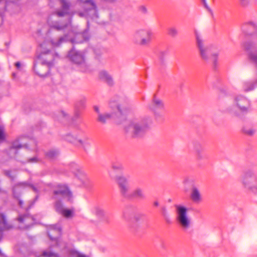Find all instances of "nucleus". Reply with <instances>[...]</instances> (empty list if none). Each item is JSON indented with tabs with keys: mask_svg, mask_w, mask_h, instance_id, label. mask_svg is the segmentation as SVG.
Wrapping results in <instances>:
<instances>
[{
	"mask_svg": "<svg viewBox=\"0 0 257 257\" xmlns=\"http://www.w3.org/2000/svg\"><path fill=\"white\" fill-rule=\"evenodd\" d=\"M122 164L118 162H112L111 164V169L114 171H121L123 170Z\"/></svg>",
	"mask_w": 257,
	"mask_h": 257,
	"instance_id": "33",
	"label": "nucleus"
},
{
	"mask_svg": "<svg viewBox=\"0 0 257 257\" xmlns=\"http://www.w3.org/2000/svg\"><path fill=\"white\" fill-rule=\"evenodd\" d=\"M99 77L109 86H112L113 84V80L111 76L106 71H100L99 73Z\"/></svg>",
	"mask_w": 257,
	"mask_h": 257,
	"instance_id": "25",
	"label": "nucleus"
},
{
	"mask_svg": "<svg viewBox=\"0 0 257 257\" xmlns=\"http://www.w3.org/2000/svg\"><path fill=\"white\" fill-rule=\"evenodd\" d=\"M5 173L6 176L9 177L12 180H14L16 177L15 175H12L11 174V172L9 170L5 171Z\"/></svg>",
	"mask_w": 257,
	"mask_h": 257,
	"instance_id": "43",
	"label": "nucleus"
},
{
	"mask_svg": "<svg viewBox=\"0 0 257 257\" xmlns=\"http://www.w3.org/2000/svg\"><path fill=\"white\" fill-rule=\"evenodd\" d=\"M25 147H27V144H23L22 142H20V139H17L12 143V146L9 150L8 154L11 158L14 157L18 153L19 149Z\"/></svg>",
	"mask_w": 257,
	"mask_h": 257,
	"instance_id": "18",
	"label": "nucleus"
},
{
	"mask_svg": "<svg viewBox=\"0 0 257 257\" xmlns=\"http://www.w3.org/2000/svg\"><path fill=\"white\" fill-rule=\"evenodd\" d=\"M30 207H31L30 206H29V207H28V208L26 209H27V210H28V209H29L30 208Z\"/></svg>",
	"mask_w": 257,
	"mask_h": 257,
	"instance_id": "59",
	"label": "nucleus"
},
{
	"mask_svg": "<svg viewBox=\"0 0 257 257\" xmlns=\"http://www.w3.org/2000/svg\"><path fill=\"white\" fill-rule=\"evenodd\" d=\"M113 103H115V102H111L110 103V107H112H112H113L115 106V104L113 105Z\"/></svg>",
	"mask_w": 257,
	"mask_h": 257,
	"instance_id": "55",
	"label": "nucleus"
},
{
	"mask_svg": "<svg viewBox=\"0 0 257 257\" xmlns=\"http://www.w3.org/2000/svg\"><path fill=\"white\" fill-rule=\"evenodd\" d=\"M167 55V52L165 51H162L159 55V61L161 66H164L165 64L166 59L165 57Z\"/></svg>",
	"mask_w": 257,
	"mask_h": 257,
	"instance_id": "36",
	"label": "nucleus"
},
{
	"mask_svg": "<svg viewBox=\"0 0 257 257\" xmlns=\"http://www.w3.org/2000/svg\"><path fill=\"white\" fill-rule=\"evenodd\" d=\"M38 162V159L36 157H34L28 160V163H36Z\"/></svg>",
	"mask_w": 257,
	"mask_h": 257,
	"instance_id": "45",
	"label": "nucleus"
},
{
	"mask_svg": "<svg viewBox=\"0 0 257 257\" xmlns=\"http://www.w3.org/2000/svg\"><path fill=\"white\" fill-rule=\"evenodd\" d=\"M240 182L244 189L257 196V174L253 169L244 171L240 177Z\"/></svg>",
	"mask_w": 257,
	"mask_h": 257,
	"instance_id": "6",
	"label": "nucleus"
},
{
	"mask_svg": "<svg viewBox=\"0 0 257 257\" xmlns=\"http://www.w3.org/2000/svg\"><path fill=\"white\" fill-rule=\"evenodd\" d=\"M46 42H44L43 43L40 44V47L41 49L44 48V47L46 46Z\"/></svg>",
	"mask_w": 257,
	"mask_h": 257,
	"instance_id": "53",
	"label": "nucleus"
},
{
	"mask_svg": "<svg viewBox=\"0 0 257 257\" xmlns=\"http://www.w3.org/2000/svg\"><path fill=\"white\" fill-rule=\"evenodd\" d=\"M27 187L31 188L33 191L37 193H38L39 190L37 187L33 184L29 183L28 182H19L15 185L13 188V194L15 198H17L19 200V205L20 207L23 208L24 204L23 201L19 198L20 194L17 192L19 191L20 188L24 189Z\"/></svg>",
	"mask_w": 257,
	"mask_h": 257,
	"instance_id": "16",
	"label": "nucleus"
},
{
	"mask_svg": "<svg viewBox=\"0 0 257 257\" xmlns=\"http://www.w3.org/2000/svg\"><path fill=\"white\" fill-rule=\"evenodd\" d=\"M109 174L110 176L116 182L121 196L124 198L130 199L131 192L128 179L122 175L115 176L111 171H109Z\"/></svg>",
	"mask_w": 257,
	"mask_h": 257,
	"instance_id": "10",
	"label": "nucleus"
},
{
	"mask_svg": "<svg viewBox=\"0 0 257 257\" xmlns=\"http://www.w3.org/2000/svg\"><path fill=\"white\" fill-rule=\"evenodd\" d=\"M38 195H37V196H36V197H35V200H37V199H38Z\"/></svg>",
	"mask_w": 257,
	"mask_h": 257,
	"instance_id": "58",
	"label": "nucleus"
},
{
	"mask_svg": "<svg viewBox=\"0 0 257 257\" xmlns=\"http://www.w3.org/2000/svg\"><path fill=\"white\" fill-rule=\"evenodd\" d=\"M55 118L59 121H63L64 119L68 118V114L64 111H61L58 112Z\"/></svg>",
	"mask_w": 257,
	"mask_h": 257,
	"instance_id": "35",
	"label": "nucleus"
},
{
	"mask_svg": "<svg viewBox=\"0 0 257 257\" xmlns=\"http://www.w3.org/2000/svg\"><path fill=\"white\" fill-rule=\"evenodd\" d=\"M94 109L95 111L97 112L98 116L99 115V114H101V113L99 111V107L97 106H94Z\"/></svg>",
	"mask_w": 257,
	"mask_h": 257,
	"instance_id": "49",
	"label": "nucleus"
},
{
	"mask_svg": "<svg viewBox=\"0 0 257 257\" xmlns=\"http://www.w3.org/2000/svg\"><path fill=\"white\" fill-rule=\"evenodd\" d=\"M139 11L143 14H146L148 12L147 8L144 6H140L139 8Z\"/></svg>",
	"mask_w": 257,
	"mask_h": 257,
	"instance_id": "44",
	"label": "nucleus"
},
{
	"mask_svg": "<svg viewBox=\"0 0 257 257\" xmlns=\"http://www.w3.org/2000/svg\"><path fill=\"white\" fill-rule=\"evenodd\" d=\"M58 154L59 151L57 150L52 149L46 153V156L49 159H54L56 158Z\"/></svg>",
	"mask_w": 257,
	"mask_h": 257,
	"instance_id": "32",
	"label": "nucleus"
},
{
	"mask_svg": "<svg viewBox=\"0 0 257 257\" xmlns=\"http://www.w3.org/2000/svg\"><path fill=\"white\" fill-rule=\"evenodd\" d=\"M62 232L61 226L59 224L50 225L48 231V235L51 240L56 242Z\"/></svg>",
	"mask_w": 257,
	"mask_h": 257,
	"instance_id": "17",
	"label": "nucleus"
},
{
	"mask_svg": "<svg viewBox=\"0 0 257 257\" xmlns=\"http://www.w3.org/2000/svg\"><path fill=\"white\" fill-rule=\"evenodd\" d=\"M176 210V220L182 228L186 230L191 226V219L188 215L186 207L180 205H175Z\"/></svg>",
	"mask_w": 257,
	"mask_h": 257,
	"instance_id": "11",
	"label": "nucleus"
},
{
	"mask_svg": "<svg viewBox=\"0 0 257 257\" xmlns=\"http://www.w3.org/2000/svg\"><path fill=\"white\" fill-rule=\"evenodd\" d=\"M32 220V218L28 214L20 215L18 218V220L19 221V222L25 223L26 228H29L30 226L29 224H27V223L28 222V220Z\"/></svg>",
	"mask_w": 257,
	"mask_h": 257,
	"instance_id": "29",
	"label": "nucleus"
},
{
	"mask_svg": "<svg viewBox=\"0 0 257 257\" xmlns=\"http://www.w3.org/2000/svg\"><path fill=\"white\" fill-rule=\"evenodd\" d=\"M81 7L83 10L79 13L80 17H85L92 20H96L98 18L97 6L94 0H79Z\"/></svg>",
	"mask_w": 257,
	"mask_h": 257,
	"instance_id": "9",
	"label": "nucleus"
},
{
	"mask_svg": "<svg viewBox=\"0 0 257 257\" xmlns=\"http://www.w3.org/2000/svg\"><path fill=\"white\" fill-rule=\"evenodd\" d=\"M201 1L203 3L204 6H205V7L207 9H208V5H207V3H206V0H201Z\"/></svg>",
	"mask_w": 257,
	"mask_h": 257,
	"instance_id": "52",
	"label": "nucleus"
},
{
	"mask_svg": "<svg viewBox=\"0 0 257 257\" xmlns=\"http://www.w3.org/2000/svg\"><path fill=\"white\" fill-rule=\"evenodd\" d=\"M123 217L124 219H126V216H125V214H124V213H123Z\"/></svg>",
	"mask_w": 257,
	"mask_h": 257,
	"instance_id": "57",
	"label": "nucleus"
},
{
	"mask_svg": "<svg viewBox=\"0 0 257 257\" xmlns=\"http://www.w3.org/2000/svg\"><path fill=\"white\" fill-rule=\"evenodd\" d=\"M116 106V108L117 109V110L120 113H121V110L120 109V106L119 104H118L117 103H116L115 106Z\"/></svg>",
	"mask_w": 257,
	"mask_h": 257,
	"instance_id": "50",
	"label": "nucleus"
},
{
	"mask_svg": "<svg viewBox=\"0 0 257 257\" xmlns=\"http://www.w3.org/2000/svg\"><path fill=\"white\" fill-rule=\"evenodd\" d=\"M71 171L78 178L81 183L82 186L87 189L92 187L93 183L90 179L87 176L82 168L78 164L72 163L70 165Z\"/></svg>",
	"mask_w": 257,
	"mask_h": 257,
	"instance_id": "13",
	"label": "nucleus"
},
{
	"mask_svg": "<svg viewBox=\"0 0 257 257\" xmlns=\"http://www.w3.org/2000/svg\"><path fill=\"white\" fill-rule=\"evenodd\" d=\"M140 215L136 216L135 217V220H136L137 221H138L139 220V218H140Z\"/></svg>",
	"mask_w": 257,
	"mask_h": 257,
	"instance_id": "56",
	"label": "nucleus"
},
{
	"mask_svg": "<svg viewBox=\"0 0 257 257\" xmlns=\"http://www.w3.org/2000/svg\"><path fill=\"white\" fill-rule=\"evenodd\" d=\"M61 4V9L54 12L48 19V23L50 27L57 31H61L64 30L68 27V23H61L57 21L52 20L53 16H56L58 17H62L69 14L71 3L70 0H60Z\"/></svg>",
	"mask_w": 257,
	"mask_h": 257,
	"instance_id": "4",
	"label": "nucleus"
},
{
	"mask_svg": "<svg viewBox=\"0 0 257 257\" xmlns=\"http://www.w3.org/2000/svg\"><path fill=\"white\" fill-rule=\"evenodd\" d=\"M74 209H64L63 211L60 213L66 218H71L73 217L74 214Z\"/></svg>",
	"mask_w": 257,
	"mask_h": 257,
	"instance_id": "34",
	"label": "nucleus"
},
{
	"mask_svg": "<svg viewBox=\"0 0 257 257\" xmlns=\"http://www.w3.org/2000/svg\"><path fill=\"white\" fill-rule=\"evenodd\" d=\"M242 131L245 134L250 136L253 135L255 132L254 129L250 127H243Z\"/></svg>",
	"mask_w": 257,
	"mask_h": 257,
	"instance_id": "40",
	"label": "nucleus"
},
{
	"mask_svg": "<svg viewBox=\"0 0 257 257\" xmlns=\"http://www.w3.org/2000/svg\"><path fill=\"white\" fill-rule=\"evenodd\" d=\"M195 36L196 45L202 59L207 61L210 58L211 59L214 67H216L218 54L212 53L211 47L204 44V42L201 35L197 32H195Z\"/></svg>",
	"mask_w": 257,
	"mask_h": 257,
	"instance_id": "7",
	"label": "nucleus"
},
{
	"mask_svg": "<svg viewBox=\"0 0 257 257\" xmlns=\"http://www.w3.org/2000/svg\"><path fill=\"white\" fill-rule=\"evenodd\" d=\"M11 228H12V226L7 222L5 215L3 213H0V239L2 237L3 232Z\"/></svg>",
	"mask_w": 257,
	"mask_h": 257,
	"instance_id": "20",
	"label": "nucleus"
},
{
	"mask_svg": "<svg viewBox=\"0 0 257 257\" xmlns=\"http://www.w3.org/2000/svg\"><path fill=\"white\" fill-rule=\"evenodd\" d=\"M4 130L3 127L0 126V140H4Z\"/></svg>",
	"mask_w": 257,
	"mask_h": 257,
	"instance_id": "46",
	"label": "nucleus"
},
{
	"mask_svg": "<svg viewBox=\"0 0 257 257\" xmlns=\"http://www.w3.org/2000/svg\"><path fill=\"white\" fill-rule=\"evenodd\" d=\"M89 35L86 31L81 33L77 34L75 37L72 39V43H81L84 41H86L89 39Z\"/></svg>",
	"mask_w": 257,
	"mask_h": 257,
	"instance_id": "23",
	"label": "nucleus"
},
{
	"mask_svg": "<svg viewBox=\"0 0 257 257\" xmlns=\"http://www.w3.org/2000/svg\"><path fill=\"white\" fill-rule=\"evenodd\" d=\"M243 48L248 54L249 59L257 66V52L254 45L251 42H246L243 44ZM257 86V80L254 82L245 81L243 83V89L244 91L252 90Z\"/></svg>",
	"mask_w": 257,
	"mask_h": 257,
	"instance_id": "8",
	"label": "nucleus"
},
{
	"mask_svg": "<svg viewBox=\"0 0 257 257\" xmlns=\"http://www.w3.org/2000/svg\"><path fill=\"white\" fill-rule=\"evenodd\" d=\"M193 148L195 152L196 158L198 160H202L204 158V156L203 154V148L202 145L198 142H195L193 143Z\"/></svg>",
	"mask_w": 257,
	"mask_h": 257,
	"instance_id": "24",
	"label": "nucleus"
},
{
	"mask_svg": "<svg viewBox=\"0 0 257 257\" xmlns=\"http://www.w3.org/2000/svg\"><path fill=\"white\" fill-rule=\"evenodd\" d=\"M72 197L71 192L65 185L58 184L52 190L51 199L55 201L54 207L57 212L60 214L64 209L62 203V200L67 198L70 201Z\"/></svg>",
	"mask_w": 257,
	"mask_h": 257,
	"instance_id": "3",
	"label": "nucleus"
},
{
	"mask_svg": "<svg viewBox=\"0 0 257 257\" xmlns=\"http://www.w3.org/2000/svg\"><path fill=\"white\" fill-rule=\"evenodd\" d=\"M55 56H56V57H58V55L57 54H55Z\"/></svg>",
	"mask_w": 257,
	"mask_h": 257,
	"instance_id": "60",
	"label": "nucleus"
},
{
	"mask_svg": "<svg viewBox=\"0 0 257 257\" xmlns=\"http://www.w3.org/2000/svg\"><path fill=\"white\" fill-rule=\"evenodd\" d=\"M159 205V203L158 201H156L154 202V205L155 206H158Z\"/></svg>",
	"mask_w": 257,
	"mask_h": 257,
	"instance_id": "54",
	"label": "nucleus"
},
{
	"mask_svg": "<svg viewBox=\"0 0 257 257\" xmlns=\"http://www.w3.org/2000/svg\"><path fill=\"white\" fill-rule=\"evenodd\" d=\"M74 141L75 142H77L75 146L82 148L85 151H86L90 147V142L87 137L78 138L77 141L75 140Z\"/></svg>",
	"mask_w": 257,
	"mask_h": 257,
	"instance_id": "21",
	"label": "nucleus"
},
{
	"mask_svg": "<svg viewBox=\"0 0 257 257\" xmlns=\"http://www.w3.org/2000/svg\"><path fill=\"white\" fill-rule=\"evenodd\" d=\"M240 5L242 7H247L250 3V0H238Z\"/></svg>",
	"mask_w": 257,
	"mask_h": 257,
	"instance_id": "42",
	"label": "nucleus"
},
{
	"mask_svg": "<svg viewBox=\"0 0 257 257\" xmlns=\"http://www.w3.org/2000/svg\"><path fill=\"white\" fill-rule=\"evenodd\" d=\"M78 139V138L77 137L74 136L71 134L67 135L65 136V139L67 141L75 145H76L77 142H75L74 140H75L76 141H77Z\"/></svg>",
	"mask_w": 257,
	"mask_h": 257,
	"instance_id": "38",
	"label": "nucleus"
},
{
	"mask_svg": "<svg viewBox=\"0 0 257 257\" xmlns=\"http://www.w3.org/2000/svg\"><path fill=\"white\" fill-rule=\"evenodd\" d=\"M86 100L83 98L78 100L75 103V108L81 109L85 107Z\"/></svg>",
	"mask_w": 257,
	"mask_h": 257,
	"instance_id": "37",
	"label": "nucleus"
},
{
	"mask_svg": "<svg viewBox=\"0 0 257 257\" xmlns=\"http://www.w3.org/2000/svg\"><path fill=\"white\" fill-rule=\"evenodd\" d=\"M234 105L228 109V111L231 114L238 115L235 108L242 112H248L250 107V101L245 97L242 95L236 96L234 98Z\"/></svg>",
	"mask_w": 257,
	"mask_h": 257,
	"instance_id": "12",
	"label": "nucleus"
},
{
	"mask_svg": "<svg viewBox=\"0 0 257 257\" xmlns=\"http://www.w3.org/2000/svg\"><path fill=\"white\" fill-rule=\"evenodd\" d=\"M257 29V25L253 22H248L244 24L242 29L244 33L248 34H253Z\"/></svg>",
	"mask_w": 257,
	"mask_h": 257,
	"instance_id": "26",
	"label": "nucleus"
},
{
	"mask_svg": "<svg viewBox=\"0 0 257 257\" xmlns=\"http://www.w3.org/2000/svg\"><path fill=\"white\" fill-rule=\"evenodd\" d=\"M80 110L81 109L75 108V116L76 118H77V117H78L79 116L80 114Z\"/></svg>",
	"mask_w": 257,
	"mask_h": 257,
	"instance_id": "47",
	"label": "nucleus"
},
{
	"mask_svg": "<svg viewBox=\"0 0 257 257\" xmlns=\"http://www.w3.org/2000/svg\"><path fill=\"white\" fill-rule=\"evenodd\" d=\"M152 122V118L149 115L134 118L125 127V133L132 138H142L150 130Z\"/></svg>",
	"mask_w": 257,
	"mask_h": 257,
	"instance_id": "1",
	"label": "nucleus"
},
{
	"mask_svg": "<svg viewBox=\"0 0 257 257\" xmlns=\"http://www.w3.org/2000/svg\"><path fill=\"white\" fill-rule=\"evenodd\" d=\"M68 56L70 61L77 66L80 71L85 73L91 71L90 65L86 62L84 51H77L73 48L69 51Z\"/></svg>",
	"mask_w": 257,
	"mask_h": 257,
	"instance_id": "5",
	"label": "nucleus"
},
{
	"mask_svg": "<svg viewBox=\"0 0 257 257\" xmlns=\"http://www.w3.org/2000/svg\"><path fill=\"white\" fill-rule=\"evenodd\" d=\"M66 41L67 36L65 35L63 37H60L57 41L52 40L51 41V43L53 47H59L62 43L66 42Z\"/></svg>",
	"mask_w": 257,
	"mask_h": 257,
	"instance_id": "31",
	"label": "nucleus"
},
{
	"mask_svg": "<svg viewBox=\"0 0 257 257\" xmlns=\"http://www.w3.org/2000/svg\"><path fill=\"white\" fill-rule=\"evenodd\" d=\"M161 213L162 216H163L165 221L167 223H171L172 222L171 220L170 219V215L167 211V208L166 206H163L161 207Z\"/></svg>",
	"mask_w": 257,
	"mask_h": 257,
	"instance_id": "30",
	"label": "nucleus"
},
{
	"mask_svg": "<svg viewBox=\"0 0 257 257\" xmlns=\"http://www.w3.org/2000/svg\"><path fill=\"white\" fill-rule=\"evenodd\" d=\"M15 66L16 67L17 69L18 70H20L21 67V64L20 62H17L15 63Z\"/></svg>",
	"mask_w": 257,
	"mask_h": 257,
	"instance_id": "48",
	"label": "nucleus"
},
{
	"mask_svg": "<svg viewBox=\"0 0 257 257\" xmlns=\"http://www.w3.org/2000/svg\"><path fill=\"white\" fill-rule=\"evenodd\" d=\"M151 35L152 33L149 30H140L135 32L134 41L140 45H146L150 42Z\"/></svg>",
	"mask_w": 257,
	"mask_h": 257,
	"instance_id": "15",
	"label": "nucleus"
},
{
	"mask_svg": "<svg viewBox=\"0 0 257 257\" xmlns=\"http://www.w3.org/2000/svg\"><path fill=\"white\" fill-rule=\"evenodd\" d=\"M147 107L153 113L156 118H158L162 116L159 110L164 108V103L162 100L154 94L150 102L148 104Z\"/></svg>",
	"mask_w": 257,
	"mask_h": 257,
	"instance_id": "14",
	"label": "nucleus"
},
{
	"mask_svg": "<svg viewBox=\"0 0 257 257\" xmlns=\"http://www.w3.org/2000/svg\"><path fill=\"white\" fill-rule=\"evenodd\" d=\"M190 198L193 202L196 203H199L202 200L200 191L195 186H193L191 188Z\"/></svg>",
	"mask_w": 257,
	"mask_h": 257,
	"instance_id": "22",
	"label": "nucleus"
},
{
	"mask_svg": "<svg viewBox=\"0 0 257 257\" xmlns=\"http://www.w3.org/2000/svg\"><path fill=\"white\" fill-rule=\"evenodd\" d=\"M38 257H59L57 254L47 251H43L42 255Z\"/></svg>",
	"mask_w": 257,
	"mask_h": 257,
	"instance_id": "41",
	"label": "nucleus"
},
{
	"mask_svg": "<svg viewBox=\"0 0 257 257\" xmlns=\"http://www.w3.org/2000/svg\"><path fill=\"white\" fill-rule=\"evenodd\" d=\"M168 34L170 36L174 38L177 36L178 31L177 28L175 27H170L168 29Z\"/></svg>",
	"mask_w": 257,
	"mask_h": 257,
	"instance_id": "39",
	"label": "nucleus"
},
{
	"mask_svg": "<svg viewBox=\"0 0 257 257\" xmlns=\"http://www.w3.org/2000/svg\"><path fill=\"white\" fill-rule=\"evenodd\" d=\"M38 59L39 62L34 64V70L41 77L46 76L49 73L50 67L54 64V55L49 50H42Z\"/></svg>",
	"mask_w": 257,
	"mask_h": 257,
	"instance_id": "2",
	"label": "nucleus"
},
{
	"mask_svg": "<svg viewBox=\"0 0 257 257\" xmlns=\"http://www.w3.org/2000/svg\"><path fill=\"white\" fill-rule=\"evenodd\" d=\"M92 212L98 217H105V211L99 206H94L92 210Z\"/></svg>",
	"mask_w": 257,
	"mask_h": 257,
	"instance_id": "28",
	"label": "nucleus"
},
{
	"mask_svg": "<svg viewBox=\"0 0 257 257\" xmlns=\"http://www.w3.org/2000/svg\"><path fill=\"white\" fill-rule=\"evenodd\" d=\"M130 198H134L138 200H144L146 198L144 189L140 187L135 188L130 194Z\"/></svg>",
	"mask_w": 257,
	"mask_h": 257,
	"instance_id": "19",
	"label": "nucleus"
},
{
	"mask_svg": "<svg viewBox=\"0 0 257 257\" xmlns=\"http://www.w3.org/2000/svg\"><path fill=\"white\" fill-rule=\"evenodd\" d=\"M77 257H89V256L84 254L78 253L77 255Z\"/></svg>",
	"mask_w": 257,
	"mask_h": 257,
	"instance_id": "51",
	"label": "nucleus"
},
{
	"mask_svg": "<svg viewBox=\"0 0 257 257\" xmlns=\"http://www.w3.org/2000/svg\"><path fill=\"white\" fill-rule=\"evenodd\" d=\"M113 113H104L99 114L97 120L101 123H105L107 120L112 117Z\"/></svg>",
	"mask_w": 257,
	"mask_h": 257,
	"instance_id": "27",
	"label": "nucleus"
}]
</instances>
